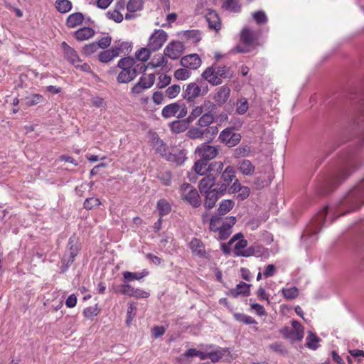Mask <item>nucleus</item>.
I'll return each instance as SVG.
<instances>
[{
	"label": "nucleus",
	"instance_id": "obj_1",
	"mask_svg": "<svg viewBox=\"0 0 364 364\" xmlns=\"http://www.w3.org/2000/svg\"><path fill=\"white\" fill-rule=\"evenodd\" d=\"M201 77L211 85L217 86L221 85L224 80L232 79L233 71L228 65L214 63L203 72Z\"/></svg>",
	"mask_w": 364,
	"mask_h": 364
},
{
	"label": "nucleus",
	"instance_id": "obj_2",
	"mask_svg": "<svg viewBox=\"0 0 364 364\" xmlns=\"http://www.w3.org/2000/svg\"><path fill=\"white\" fill-rule=\"evenodd\" d=\"M224 165L222 161L210 162L199 158L195 162L193 169L197 174L205 176L210 172L220 173Z\"/></svg>",
	"mask_w": 364,
	"mask_h": 364
},
{
	"label": "nucleus",
	"instance_id": "obj_3",
	"mask_svg": "<svg viewBox=\"0 0 364 364\" xmlns=\"http://www.w3.org/2000/svg\"><path fill=\"white\" fill-rule=\"evenodd\" d=\"M187 113L188 108L186 104L181 101L167 105L161 110V116L165 119L172 117L182 119L187 115Z\"/></svg>",
	"mask_w": 364,
	"mask_h": 364
},
{
	"label": "nucleus",
	"instance_id": "obj_4",
	"mask_svg": "<svg viewBox=\"0 0 364 364\" xmlns=\"http://www.w3.org/2000/svg\"><path fill=\"white\" fill-rule=\"evenodd\" d=\"M181 197L194 208L201 205L200 197L197 190L189 183H183L180 188Z\"/></svg>",
	"mask_w": 364,
	"mask_h": 364
},
{
	"label": "nucleus",
	"instance_id": "obj_5",
	"mask_svg": "<svg viewBox=\"0 0 364 364\" xmlns=\"http://www.w3.org/2000/svg\"><path fill=\"white\" fill-rule=\"evenodd\" d=\"M168 39L167 33L162 29H155L149 38L147 46L155 52L162 48Z\"/></svg>",
	"mask_w": 364,
	"mask_h": 364
},
{
	"label": "nucleus",
	"instance_id": "obj_6",
	"mask_svg": "<svg viewBox=\"0 0 364 364\" xmlns=\"http://www.w3.org/2000/svg\"><path fill=\"white\" fill-rule=\"evenodd\" d=\"M220 173V181L217 183L216 186L220 190L221 193H225L228 186L235 179V170L233 166H228Z\"/></svg>",
	"mask_w": 364,
	"mask_h": 364
},
{
	"label": "nucleus",
	"instance_id": "obj_7",
	"mask_svg": "<svg viewBox=\"0 0 364 364\" xmlns=\"http://www.w3.org/2000/svg\"><path fill=\"white\" fill-rule=\"evenodd\" d=\"M195 153L200 159L210 161L218 155L219 149L215 146L204 142L196 147Z\"/></svg>",
	"mask_w": 364,
	"mask_h": 364
},
{
	"label": "nucleus",
	"instance_id": "obj_8",
	"mask_svg": "<svg viewBox=\"0 0 364 364\" xmlns=\"http://www.w3.org/2000/svg\"><path fill=\"white\" fill-rule=\"evenodd\" d=\"M218 139L228 147H233L240 143L241 135L234 132L232 128H225L220 133Z\"/></svg>",
	"mask_w": 364,
	"mask_h": 364
},
{
	"label": "nucleus",
	"instance_id": "obj_9",
	"mask_svg": "<svg viewBox=\"0 0 364 364\" xmlns=\"http://www.w3.org/2000/svg\"><path fill=\"white\" fill-rule=\"evenodd\" d=\"M185 49L183 43L178 41H171L164 50V55L171 60L178 59Z\"/></svg>",
	"mask_w": 364,
	"mask_h": 364
},
{
	"label": "nucleus",
	"instance_id": "obj_10",
	"mask_svg": "<svg viewBox=\"0 0 364 364\" xmlns=\"http://www.w3.org/2000/svg\"><path fill=\"white\" fill-rule=\"evenodd\" d=\"M79 246L73 237L69 238L67 250L63 255L62 262L67 267H69L78 254Z\"/></svg>",
	"mask_w": 364,
	"mask_h": 364
},
{
	"label": "nucleus",
	"instance_id": "obj_11",
	"mask_svg": "<svg viewBox=\"0 0 364 364\" xmlns=\"http://www.w3.org/2000/svg\"><path fill=\"white\" fill-rule=\"evenodd\" d=\"M200 193L205 197L204 207L207 210L212 209L215 205L219 198L225 194V193H221L217 186L211 191Z\"/></svg>",
	"mask_w": 364,
	"mask_h": 364
},
{
	"label": "nucleus",
	"instance_id": "obj_12",
	"mask_svg": "<svg viewBox=\"0 0 364 364\" xmlns=\"http://www.w3.org/2000/svg\"><path fill=\"white\" fill-rule=\"evenodd\" d=\"M201 87L196 82L188 84L183 89L182 97L188 102H193L201 95Z\"/></svg>",
	"mask_w": 364,
	"mask_h": 364
},
{
	"label": "nucleus",
	"instance_id": "obj_13",
	"mask_svg": "<svg viewBox=\"0 0 364 364\" xmlns=\"http://www.w3.org/2000/svg\"><path fill=\"white\" fill-rule=\"evenodd\" d=\"M61 48L65 58L75 67H78L79 63H81L82 60L77 51L65 41L61 43Z\"/></svg>",
	"mask_w": 364,
	"mask_h": 364
},
{
	"label": "nucleus",
	"instance_id": "obj_14",
	"mask_svg": "<svg viewBox=\"0 0 364 364\" xmlns=\"http://www.w3.org/2000/svg\"><path fill=\"white\" fill-rule=\"evenodd\" d=\"M236 223V218L234 216L227 217L221 226L218 230L220 240H226L232 232V228Z\"/></svg>",
	"mask_w": 364,
	"mask_h": 364
},
{
	"label": "nucleus",
	"instance_id": "obj_15",
	"mask_svg": "<svg viewBox=\"0 0 364 364\" xmlns=\"http://www.w3.org/2000/svg\"><path fill=\"white\" fill-rule=\"evenodd\" d=\"M180 64L184 68L196 70L200 66L201 60L198 55L190 54L182 57L180 60Z\"/></svg>",
	"mask_w": 364,
	"mask_h": 364
},
{
	"label": "nucleus",
	"instance_id": "obj_16",
	"mask_svg": "<svg viewBox=\"0 0 364 364\" xmlns=\"http://www.w3.org/2000/svg\"><path fill=\"white\" fill-rule=\"evenodd\" d=\"M250 284L244 282H240L235 288L229 289L226 292V295L237 298L239 296H248L250 294Z\"/></svg>",
	"mask_w": 364,
	"mask_h": 364
},
{
	"label": "nucleus",
	"instance_id": "obj_17",
	"mask_svg": "<svg viewBox=\"0 0 364 364\" xmlns=\"http://www.w3.org/2000/svg\"><path fill=\"white\" fill-rule=\"evenodd\" d=\"M188 246L194 255L201 258H206L208 257L205 246L200 239L196 237L193 238Z\"/></svg>",
	"mask_w": 364,
	"mask_h": 364
},
{
	"label": "nucleus",
	"instance_id": "obj_18",
	"mask_svg": "<svg viewBox=\"0 0 364 364\" xmlns=\"http://www.w3.org/2000/svg\"><path fill=\"white\" fill-rule=\"evenodd\" d=\"M137 75V68L122 69L118 74L117 80L119 83H128L133 80Z\"/></svg>",
	"mask_w": 364,
	"mask_h": 364
},
{
	"label": "nucleus",
	"instance_id": "obj_19",
	"mask_svg": "<svg viewBox=\"0 0 364 364\" xmlns=\"http://www.w3.org/2000/svg\"><path fill=\"white\" fill-rule=\"evenodd\" d=\"M216 178L212 174H208L205 177H203L198 184V188L200 193H204L207 191H213V187L216 186Z\"/></svg>",
	"mask_w": 364,
	"mask_h": 364
},
{
	"label": "nucleus",
	"instance_id": "obj_20",
	"mask_svg": "<svg viewBox=\"0 0 364 364\" xmlns=\"http://www.w3.org/2000/svg\"><path fill=\"white\" fill-rule=\"evenodd\" d=\"M166 160L174 163L177 166H181L187 159L185 150H176L174 152H169L165 158Z\"/></svg>",
	"mask_w": 364,
	"mask_h": 364
},
{
	"label": "nucleus",
	"instance_id": "obj_21",
	"mask_svg": "<svg viewBox=\"0 0 364 364\" xmlns=\"http://www.w3.org/2000/svg\"><path fill=\"white\" fill-rule=\"evenodd\" d=\"M95 34V31L93 28L90 27H82L73 33V36L77 41H85L92 38Z\"/></svg>",
	"mask_w": 364,
	"mask_h": 364
},
{
	"label": "nucleus",
	"instance_id": "obj_22",
	"mask_svg": "<svg viewBox=\"0 0 364 364\" xmlns=\"http://www.w3.org/2000/svg\"><path fill=\"white\" fill-rule=\"evenodd\" d=\"M293 329L291 331L289 340L291 343L296 341H301L304 338V327L297 321L293 320L291 321Z\"/></svg>",
	"mask_w": 364,
	"mask_h": 364
},
{
	"label": "nucleus",
	"instance_id": "obj_23",
	"mask_svg": "<svg viewBox=\"0 0 364 364\" xmlns=\"http://www.w3.org/2000/svg\"><path fill=\"white\" fill-rule=\"evenodd\" d=\"M210 107L214 109L215 105L210 101H205L202 105L197 106L192 109L189 116L187 117L188 120L190 122H192L196 118L200 117V116L204 114L203 112L205 108L209 109Z\"/></svg>",
	"mask_w": 364,
	"mask_h": 364
},
{
	"label": "nucleus",
	"instance_id": "obj_24",
	"mask_svg": "<svg viewBox=\"0 0 364 364\" xmlns=\"http://www.w3.org/2000/svg\"><path fill=\"white\" fill-rule=\"evenodd\" d=\"M120 54V48L112 47L100 53L98 58L102 63H107Z\"/></svg>",
	"mask_w": 364,
	"mask_h": 364
},
{
	"label": "nucleus",
	"instance_id": "obj_25",
	"mask_svg": "<svg viewBox=\"0 0 364 364\" xmlns=\"http://www.w3.org/2000/svg\"><path fill=\"white\" fill-rule=\"evenodd\" d=\"M205 18L208 23V27L210 29L218 31L221 28V23L218 14L213 10L208 12L205 16Z\"/></svg>",
	"mask_w": 364,
	"mask_h": 364
},
{
	"label": "nucleus",
	"instance_id": "obj_26",
	"mask_svg": "<svg viewBox=\"0 0 364 364\" xmlns=\"http://www.w3.org/2000/svg\"><path fill=\"white\" fill-rule=\"evenodd\" d=\"M190 123L187 118L185 119H178L172 122L169 127L172 132L180 134L188 129Z\"/></svg>",
	"mask_w": 364,
	"mask_h": 364
},
{
	"label": "nucleus",
	"instance_id": "obj_27",
	"mask_svg": "<svg viewBox=\"0 0 364 364\" xmlns=\"http://www.w3.org/2000/svg\"><path fill=\"white\" fill-rule=\"evenodd\" d=\"M230 95V87L225 85L222 86L218 89V91L214 96V100L218 105H223L228 101Z\"/></svg>",
	"mask_w": 364,
	"mask_h": 364
},
{
	"label": "nucleus",
	"instance_id": "obj_28",
	"mask_svg": "<svg viewBox=\"0 0 364 364\" xmlns=\"http://www.w3.org/2000/svg\"><path fill=\"white\" fill-rule=\"evenodd\" d=\"M84 18V15L81 12L73 13L68 16L65 24L67 27L73 28L81 25Z\"/></svg>",
	"mask_w": 364,
	"mask_h": 364
},
{
	"label": "nucleus",
	"instance_id": "obj_29",
	"mask_svg": "<svg viewBox=\"0 0 364 364\" xmlns=\"http://www.w3.org/2000/svg\"><path fill=\"white\" fill-rule=\"evenodd\" d=\"M152 141L156 151L165 159L169 153L166 144L157 136L152 138Z\"/></svg>",
	"mask_w": 364,
	"mask_h": 364
},
{
	"label": "nucleus",
	"instance_id": "obj_30",
	"mask_svg": "<svg viewBox=\"0 0 364 364\" xmlns=\"http://www.w3.org/2000/svg\"><path fill=\"white\" fill-rule=\"evenodd\" d=\"M238 170L245 176H251L255 171V166L250 160L242 159L238 162Z\"/></svg>",
	"mask_w": 364,
	"mask_h": 364
},
{
	"label": "nucleus",
	"instance_id": "obj_31",
	"mask_svg": "<svg viewBox=\"0 0 364 364\" xmlns=\"http://www.w3.org/2000/svg\"><path fill=\"white\" fill-rule=\"evenodd\" d=\"M255 34L249 28H244L240 34V41L245 46L252 45L255 41Z\"/></svg>",
	"mask_w": 364,
	"mask_h": 364
},
{
	"label": "nucleus",
	"instance_id": "obj_32",
	"mask_svg": "<svg viewBox=\"0 0 364 364\" xmlns=\"http://www.w3.org/2000/svg\"><path fill=\"white\" fill-rule=\"evenodd\" d=\"M354 191L358 195L357 200L359 201H356L357 204L351 209L350 211L357 210L364 205V179L355 188Z\"/></svg>",
	"mask_w": 364,
	"mask_h": 364
},
{
	"label": "nucleus",
	"instance_id": "obj_33",
	"mask_svg": "<svg viewBox=\"0 0 364 364\" xmlns=\"http://www.w3.org/2000/svg\"><path fill=\"white\" fill-rule=\"evenodd\" d=\"M183 36L192 43H198L202 39V33L200 30H188L183 31Z\"/></svg>",
	"mask_w": 364,
	"mask_h": 364
},
{
	"label": "nucleus",
	"instance_id": "obj_34",
	"mask_svg": "<svg viewBox=\"0 0 364 364\" xmlns=\"http://www.w3.org/2000/svg\"><path fill=\"white\" fill-rule=\"evenodd\" d=\"M235 203L232 200H223L217 210L218 215L220 216L224 215L229 213L234 207Z\"/></svg>",
	"mask_w": 364,
	"mask_h": 364
},
{
	"label": "nucleus",
	"instance_id": "obj_35",
	"mask_svg": "<svg viewBox=\"0 0 364 364\" xmlns=\"http://www.w3.org/2000/svg\"><path fill=\"white\" fill-rule=\"evenodd\" d=\"M214 122V115L211 111L205 112L203 115L199 117L196 124L199 127H207L210 126Z\"/></svg>",
	"mask_w": 364,
	"mask_h": 364
},
{
	"label": "nucleus",
	"instance_id": "obj_36",
	"mask_svg": "<svg viewBox=\"0 0 364 364\" xmlns=\"http://www.w3.org/2000/svg\"><path fill=\"white\" fill-rule=\"evenodd\" d=\"M124 279L126 281H133V280H140L141 279L145 277L149 274V272L146 269H144L141 272H124L122 273Z\"/></svg>",
	"mask_w": 364,
	"mask_h": 364
},
{
	"label": "nucleus",
	"instance_id": "obj_37",
	"mask_svg": "<svg viewBox=\"0 0 364 364\" xmlns=\"http://www.w3.org/2000/svg\"><path fill=\"white\" fill-rule=\"evenodd\" d=\"M55 7L58 12L66 14L72 9L73 4L69 0H56Z\"/></svg>",
	"mask_w": 364,
	"mask_h": 364
},
{
	"label": "nucleus",
	"instance_id": "obj_38",
	"mask_svg": "<svg viewBox=\"0 0 364 364\" xmlns=\"http://www.w3.org/2000/svg\"><path fill=\"white\" fill-rule=\"evenodd\" d=\"M306 346L308 348L316 350L318 348V343L321 341V338L312 331H309V335L306 338Z\"/></svg>",
	"mask_w": 364,
	"mask_h": 364
},
{
	"label": "nucleus",
	"instance_id": "obj_39",
	"mask_svg": "<svg viewBox=\"0 0 364 364\" xmlns=\"http://www.w3.org/2000/svg\"><path fill=\"white\" fill-rule=\"evenodd\" d=\"M156 208L161 218L168 214L171 210V206L166 199L159 200L157 202Z\"/></svg>",
	"mask_w": 364,
	"mask_h": 364
},
{
	"label": "nucleus",
	"instance_id": "obj_40",
	"mask_svg": "<svg viewBox=\"0 0 364 364\" xmlns=\"http://www.w3.org/2000/svg\"><path fill=\"white\" fill-rule=\"evenodd\" d=\"M264 248L262 246H251L245 250L243 252L238 253V256L248 257L250 256H260L262 252V250Z\"/></svg>",
	"mask_w": 364,
	"mask_h": 364
},
{
	"label": "nucleus",
	"instance_id": "obj_41",
	"mask_svg": "<svg viewBox=\"0 0 364 364\" xmlns=\"http://www.w3.org/2000/svg\"><path fill=\"white\" fill-rule=\"evenodd\" d=\"M205 134V132L199 127H191L186 133V136L191 139H202Z\"/></svg>",
	"mask_w": 364,
	"mask_h": 364
},
{
	"label": "nucleus",
	"instance_id": "obj_42",
	"mask_svg": "<svg viewBox=\"0 0 364 364\" xmlns=\"http://www.w3.org/2000/svg\"><path fill=\"white\" fill-rule=\"evenodd\" d=\"M151 52H153L152 50L148 46L141 48L136 52L135 58L139 61L146 62L149 59Z\"/></svg>",
	"mask_w": 364,
	"mask_h": 364
},
{
	"label": "nucleus",
	"instance_id": "obj_43",
	"mask_svg": "<svg viewBox=\"0 0 364 364\" xmlns=\"http://www.w3.org/2000/svg\"><path fill=\"white\" fill-rule=\"evenodd\" d=\"M136 63L135 59L129 56L121 58L117 63V67L120 69L134 68Z\"/></svg>",
	"mask_w": 364,
	"mask_h": 364
},
{
	"label": "nucleus",
	"instance_id": "obj_44",
	"mask_svg": "<svg viewBox=\"0 0 364 364\" xmlns=\"http://www.w3.org/2000/svg\"><path fill=\"white\" fill-rule=\"evenodd\" d=\"M249 104L246 98L240 97L236 103V112L239 114H244L248 110Z\"/></svg>",
	"mask_w": 364,
	"mask_h": 364
},
{
	"label": "nucleus",
	"instance_id": "obj_45",
	"mask_svg": "<svg viewBox=\"0 0 364 364\" xmlns=\"http://www.w3.org/2000/svg\"><path fill=\"white\" fill-rule=\"evenodd\" d=\"M143 8L142 0H129L127 4V9L131 13L141 10Z\"/></svg>",
	"mask_w": 364,
	"mask_h": 364
},
{
	"label": "nucleus",
	"instance_id": "obj_46",
	"mask_svg": "<svg viewBox=\"0 0 364 364\" xmlns=\"http://www.w3.org/2000/svg\"><path fill=\"white\" fill-rule=\"evenodd\" d=\"M136 314V306L134 302L129 304L127 312L126 323L129 326Z\"/></svg>",
	"mask_w": 364,
	"mask_h": 364
},
{
	"label": "nucleus",
	"instance_id": "obj_47",
	"mask_svg": "<svg viewBox=\"0 0 364 364\" xmlns=\"http://www.w3.org/2000/svg\"><path fill=\"white\" fill-rule=\"evenodd\" d=\"M284 297L287 299L291 300L296 298L299 295V290L296 287L290 288H283L282 289Z\"/></svg>",
	"mask_w": 364,
	"mask_h": 364
},
{
	"label": "nucleus",
	"instance_id": "obj_48",
	"mask_svg": "<svg viewBox=\"0 0 364 364\" xmlns=\"http://www.w3.org/2000/svg\"><path fill=\"white\" fill-rule=\"evenodd\" d=\"M43 99V95L40 94H33L25 98V103L27 106H33L42 102Z\"/></svg>",
	"mask_w": 364,
	"mask_h": 364
},
{
	"label": "nucleus",
	"instance_id": "obj_49",
	"mask_svg": "<svg viewBox=\"0 0 364 364\" xmlns=\"http://www.w3.org/2000/svg\"><path fill=\"white\" fill-rule=\"evenodd\" d=\"M139 82H141V85L144 86V88L149 89L153 86L155 82V75L153 73L149 74L147 76H141Z\"/></svg>",
	"mask_w": 364,
	"mask_h": 364
},
{
	"label": "nucleus",
	"instance_id": "obj_50",
	"mask_svg": "<svg viewBox=\"0 0 364 364\" xmlns=\"http://www.w3.org/2000/svg\"><path fill=\"white\" fill-rule=\"evenodd\" d=\"M234 318L243 323L245 324H257V321L250 316L245 315L243 314L236 313L234 314Z\"/></svg>",
	"mask_w": 364,
	"mask_h": 364
},
{
	"label": "nucleus",
	"instance_id": "obj_51",
	"mask_svg": "<svg viewBox=\"0 0 364 364\" xmlns=\"http://www.w3.org/2000/svg\"><path fill=\"white\" fill-rule=\"evenodd\" d=\"M90 102L93 107L96 108L106 109L107 107V102L105 99L98 95H92L90 97Z\"/></svg>",
	"mask_w": 364,
	"mask_h": 364
},
{
	"label": "nucleus",
	"instance_id": "obj_52",
	"mask_svg": "<svg viewBox=\"0 0 364 364\" xmlns=\"http://www.w3.org/2000/svg\"><path fill=\"white\" fill-rule=\"evenodd\" d=\"M223 7L234 12L240 11V6L236 0H225Z\"/></svg>",
	"mask_w": 364,
	"mask_h": 364
},
{
	"label": "nucleus",
	"instance_id": "obj_53",
	"mask_svg": "<svg viewBox=\"0 0 364 364\" xmlns=\"http://www.w3.org/2000/svg\"><path fill=\"white\" fill-rule=\"evenodd\" d=\"M191 73L186 68H179L175 70L174 77L178 80H186L191 77Z\"/></svg>",
	"mask_w": 364,
	"mask_h": 364
},
{
	"label": "nucleus",
	"instance_id": "obj_54",
	"mask_svg": "<svg viewBox=\"0 0 364 364\" xmlns=\"http://www.w3.org/2000/svg\"><path fill=\"white\" fill-rule=\"evenodd\" d=\"M181 92V87L178 85H173L168 87L166 91L165 95L169 99H173L178 96Z\"/></svg>",
	"mask_w": 364,
	"mask_h": 364
},
{
	"label": "nucleus",
	"instance_id": "obj_55",
	"mask_svg": "<svg viewBox=\"0 0 364 364\" xmlns=\"http://www.w3.org/2000/svg\"><path fill=\"white\" fill-rule=\"evenodd\" d=\"M224 351L220 347H218L215 351L208 353V358L213 363L218 362L223 357Z\"/></svg>",
	"mask_w": 364,
	"mask_h": 364
},
{
	"label": "nucleus",
	"instance_id": "obj_56",
	"mask_svg": "<svg viewBox=\"0 0 364 364\" xmlns=\"http://www.w3.org/2000/svg\"><path fill=\"white\" fill-rule=\"evenodd\" d=\"M100 201L98 198L91 197L86 198L84 202V208L87 210H91L93 208L97 207L100 205Z\"/></svg>",
	"mask_w": 364,
	"mask_h": 364
},
{
	"label": "nucleus",
	"instance_id": "obj_57",
	"mask_svg": "<svg viewBox=\"0 0 364 364\" xmlns=\"http://www.w3.org/2000/svg\"><path fill=\"white\" fill-rule=\"evenodd\" d=\"M221 218L220 215H214L210 219V230L213 232H217L220 225Z\"/></svg>",
	"mask_w": 364,
	"mask_h": 364
},
{
	"label": "nucleus",
	"instance_id": "obj_58",
	"mask_svg": "<svg viewBox=\"0 0 364 364\" xmlns=\"http://www.w3.org/2000/svg\"><path fill=\"white\" fill-rule=\"evenodd\" d=\"M252 16L257 24L263 25L267 22V17L263 11L253 13Z\"/></svg>",
	"mask_w": 364,
	"mask_h": 364
},
{
	"label": "nucleus",
	"instance_id": "obj_59",
	"mask_svg": "<svg viewBox=\"0 0 364 364\" xmlns=\"http://www.w3.org/2000/svg\"><path fill=\"white\" fill-rule=\"evenodd\" d=\"M171 81V76L166 75V74H161L159 77V81L157 82V87L159 89H163L168 86Z\"/></svg>",
	"mask_w": 364,
	"mask_h": 364
},
{
	"label": "nucleus",
	"instance_id": "obj_60",
	"mask_svg": "<svg viewBox=\"0 0 364 364\" xmlns=\"http://www.w3.org/2000/svg\"><path fill=\"white\" fill-rule=\"evenodd\" d=\"M106 15L108 18L116 23H121L123 21V15L117 10L109 11Z\"/></svg>",
	"mask_w": 364,
	"mask_h": 364
},
{
	"label": "nucleus",
	"instance_id": "obj_61",
	"mask_svg": "<svg viewBox=\"0 0 364 364\" xmlns=\"http://www.w3.org/2000/svg\"><path fill=\"white\" fill-rule=\"evenodd\" d=\"M247 246V241L245 239H241L236 242L234 247V252L236 256L238 253L245 252V248Z\"/></svg>",
	"mask_w": 364,
	"mask_h": 364
},
{
	"label": "nucleus",
	"instance_id": "obj_62",
	"mask_svg": "<svg viewBox=\"0 0 364 364\" xmlns=\"http://www.w3.org/2000/svg\"><path fill=\"white\" fill-rule=\"evenodd\" d=\"M134 287L129 284H123L119 287L118 292L123 295H127L132 297Z\"/></svg>",
	"mask_w": 364,
	"mask_h": 364
},
{
	"label": "nucleus",
	"instance_id": "obj_63",
	"mask_svg": "<svg viewBox=\"0 0 364 364\" xmlns=\"http://www.w3.org/2000/svg\"><path fill=\"white\" fill-rule=\"evenodd\" d=\"M99 49L97 43L96 42H93L89 44H86L83 47V53L85 55H90L95 52H96Z\"/></svg>",
	"mask_w": 364,
	"mask_h": 364
},
{
	"label": "nucleus",
	"instance_id": "obj_64",
	"mask_svg": "<svg viewBox=\"0 0 364 364\" xmlns=\"http://www.w3.org/2000/svg\"><path fill=\"white\" fill-rule=\"evenodd\" d=\"M112 42V38L110 36L107 35L106 36L102 37L100 39L98 40L96 43H97V46L99 48L105 49L108 48Z\"/></svg>",
	"mask_w": 364,
	"mask_h": 364
}]
</instances>
